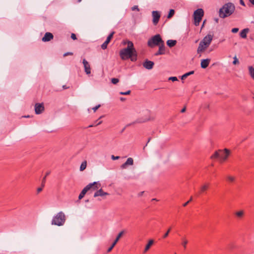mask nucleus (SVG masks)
I'll return each mask as SVG.
<instances>
[{"mask_svg":"<svg viewBox=\"0 0 254 254\" xmlns=\"http://www.w3.org/2000/svg\"><path fill=\"white\" fill-rule=\"evenodd\" d=\"M120 56L123 60L129 59L132 62H135L137 60V53L133 47V44L132 42L130 41L127 42V47L120 51Z\"/></svg>","mask_w":254,"mask_h":254,"instance_id":"f257e3e1","label":"nucleus"},{"mask_svg":"<svg viewBox=\"0 0 254 254\" xmlns=\"http://www.w3.org/2000/svg\"><path fill=\"white\" fill-rule=\"evenodd\" d=\"M235 9V5L232 3H227L219 9V16L222 18L228 17L234 12Z\"/></svg>","mask_w":254,"mask_h":254,"instance_id":"f03ea898","label":"nucleus"},{"mask_svg":"<svg viewBox=\"0 0 254 254\" xmlns=\"http://www.w3.org/2000/svg\"><path fill=\"white\" fill-rule=\"evenodd\" d=\"M230 150L228 149H224L223 150H219L215 152L211 156L212 159L219 158L221 162L225 161L228 158L230 154Z\"/></svg>","mask_w":254,"mask_h":254,"instance_id":"7ed1b4c3","label":"nucleus"},{"mask_svg":"<svg viewBox=\"0 0 254 254\" xmlns=\"http://www.w3.org/2000/svg\"><path fill=\"white\" fill-rule=\"evenodd\" d=\"M65 220L66 217L64 213L60 211L53 217L51 224L59 226H63L64 224Z\"/></svg>","mask_w":254,"mask_h":254,"instance_id":"20e7f679","label":"nucleus"},{"mask_svg":"<svg viewBox=\"0 0 254 254\" xmlns=\"http://www.w3.org/2000/svg\"><path fill=\"white\" fill-rule=\"evenodd\" d=\"M164 41L162 39L161 36L159 34H156L149 39L147 42V45L148 47L153 48L155 46H158Z\"/></svg>","mask_w":254,"mask_h":254,"instance_id":"39448f33","label":"nucleus"},{"mask_svg":"<svg viewBox=\"0 0 254 254\" xmlns=\"http://www.w3.org/2000/svg\"><path fill=\"white\" fill-rule=\"evenodd\" d=\"M203 10L201 8H198L194 12V24L195 26H198L199 25V22L201 20L202 17L203 16Z\"/></svg>","mask_w":254,"mask_h":254,"instance_id":"423d86ee","label":"nucleus"},{"mask_svg":"<svg viewBox=\"0 0 254 254\" xmlns=\"http://www.w3.org/2000/svg\"><path fill=\"white\" fill-rule=\"evenodd\" d=\"M152 16L153 17L152 22L154 25H156L161 16L160 13L158 11H153L152 12Z\"/></svg>","mask_w":254,"mask_h":254,"instance_id":"0eeeda50","label":"nucleus"},{"mask_svg":"<svg viewBox=\"0 0 254 254\" xmlns=\"http://www.w3.org/2000/svg\"><path fill=\"white\" fill-rule=\"evenodd\" d=\"M44 110V106L43 103H36L35 105V112L36 114H40Z\"/></svg>","mask_w":254,"mask_h":254,"instance_id":"6e6552de","label":"nucleus"},{"mask_svg":"<svg viewBox=\"0 0 254 254\" xmlns=\"http://www.w3.org/2000/svg\"><path fill=\"white\" fill-rule=\"evenodd\" d=\"M115 32L113 31L112 32H111L107 37L106 40L102 44L101 48L103 50H105L107 48L108 44L110 42L111 39L113 38V36Z\"/></svg>","mask_w":254,"mask_h":254,"instance_id":"1a4fd4ad","label":"nucleus"},{"mask_svg":"<svg viewBox=\"0 0 254 254\" xmlns=\"http://www.w3.org/2000/svg\"><path fill=\"white\" fill-rule=\"evenodd\" d=\"M213 37L211 35H207L205 36L203 39L200 41L202 43H203L204 45H206L208 47L211 44V42L212 40Z\"/></svg>","mask_w":254,"mask_h":254,"instance_id":"9d476101","label":"nucleus"},{"mask_svg":"<svg viewBox=\"0 0 254 254\" xmlns=\"http://www.w3.org/2000/svg\"><path fill=\"white\" fill-rule=\"evenodd\" d=\"M124 232L123 231L120 232L119 234L118 235L117 238H116L115 240L114 241V243L112 244L111 246L109 248V249L107 250V252L109 253L111 252L113 248L115 247V246L116 245L117 243L118 242L120 238L123 235Z\"/></svg>","mask_w":254,"mask_h":254,"instance_id":"9b49d317","label":"nucleus"},{"mask_svg":"<svg viewBox=\"0 0 254 254\" xmlns=\"http://www.w3.org/2000/svg\"><path fill=\"white\" fill-rule=\"evenodd\" d=\"M208 47L206 45H204L203 43L200 42L198 47L197 49V53L200 55L204 52V51Z\"/></svg>","mask_w":254,"mask_h":254,"instance_id":"f8f14e48","label":"nucleus"},{"mask_svg":"<svg viewBox=\"0 0 254 254\" xmlns=\"http://www.w3.org/2000/svg\"><path fill=\"white\" fill-rule=\"evenodd\" d=\"M93 185V184H88L82 190L78 196L79 199H81L84 197L87 191L91 189V187Z\"/></svg>","mask_w":254,"mask_h":254,"instance_id":"ddd939ff","label":"nucleus"},{"mask_svg":"<svg viewBox=\"0 0 254 254\" xmlns=\"http://www.w3.org/2000/svg\"><path fill=\"white\" fill-rule=\"evenodd\" d=\"M83 64L84 65L85 72L87 74H89L91 73V68L89 63L85 60H83Z\"/></svg>","mask_w":254,"mask_h":254,"instance_id":"4468645a","label":"nucleus"},{"mask_svg":"<svg viewBox=\"0 0 254 254\" xmlns=\"http://www.w3.org/2000/svg\"><path fill=\"white\" fill-rule=\"evenodd\" d=\"M158 46H159V50L157 52H156L154 54V55L156 56L161 55H164L165 53V47L164 45V43H163Z\"/></svg>","mask_w":254,"mask_h":254,"instance_id":"2eb2a0df","label":"nucleus"},{"mask_svg":"<svg viewBox=\"0 0 254 254\" xmlns=\"http://www.w3.org/2000/svg\"><path fill=\"white\" fill-rule=\"evenodd\" d=\"M133 164V160L132 158L129 157L127 159V160L125 163H124L121 166V168L122 169H125L127 168V166L132 165Z\"/></svg>","mask_w":254,"mask_h":254,"instance_id":"dca6fc26","label":"nucleus"},{"mask_svg":"<svg viewBox=\"0 0 254 254\" xmlns=\"http://www.w3.org/2000/svg\"><path fill=\"white\" fill-rule=\"evenodd\" d=\"M154 63L150 61L147 60H145L143 63V66L144 68L147 69H151L153 68Z\"/></svg>","mask_w":254,"mask_h":254,"instance_id":"f3484780","label":"nucleus"},{"mask_svg":"<svg viewBox=\"0 0 254 254\" xmlns=\"http://www.w3.org/2000/svg\"><path fill=\"white\" fill-rule=\"evenodd\" d=\"M53 35L51 33L47 32L45 33L44 36L42 38V41L44 42L50 41L53 38Z\"/></svg>","mask_w":254,"mask_h":254,"instance_id":"a211bd4d","label":"nucleus"},{"mask_svg":"<svg viewBox=\"0 0 254 254\" xmlns=\"http://www.w3.org/2000/svg\"><path fill=\"white\" fill-rule=\"evenodd\" d=\"M210 62V59H203L201 61L200 65L202 68H206Z\"/></svg>","mask_w":254,"mask_h":254,"instance_id":"6ab92c4d","label":"nucleus"},{"mask_svg":"<svg viewBox=\"0 0 254 254\" xmlns=\"http://www.w3.org/2000/svg\"><path fill=\"white\" fill-rule=\"evenodd\" d=\"M107 195H109V193L103 191V190L101 189L94 193V197H96L99 196H103Z\"/></svg>","mask_w":254,"mask_h":254,"instance_id":"aec40b11","label":"nucleus"},{"mask_svg":"<svg viewBox=\"0 0 254 254\" xmlns=\"http://www.w3.org/2000/svg\"><path fill=\"white\" fill-rule=\"evenodd\" d=\"M249 28H245V29H244L243 30H242L240 33V35L241 37L242 38H246L247 34L249 32Z\"/></svg>","mask_w":254,"mask_h":254,"instance_id":"412c9836","label":"nucleus"},{"mask_svg":"<svg viewBox=\"0 0 254 254\" xmlns=\"http://www.w3.org/2000/svg\"><path fill=\"white\" fill-rule=\"evenodd\" d=\"M89 184H93L91 187V189H92L93 190H98L101 186L99 182H94L92 183H90Z\"/></svg>","mask_w":254,"mask_h":254,"instance_id":"4be33fe9","label":"nucleus"},{"mask_svg":"<svg viewBox=\"0 0 254 254\" xmlns=\"http://www.w3.org/2000/svg\"><path fill=\"white\" fill-rule=\"evenodd\" d=\"M176 43H177V41L176 40H168L167 41V45L169 47H173L175 46L176 45Z\"/></svg>","mask_w":254,"mask_h":254,"instance_id":"5701e85b","label":"nucleus"},{"mask_svg":"<svg viewBox=\"0 0 254 254\" xmlns=\"http://www.w3.org/2000/svg\"><path fill=\"white\" fill-rule=\"evenodd\" d=\"M153 240H150L149 241L148 244L145 246V248L144 250V253H146L150 248L151 246L153 244Z\"/></svg>","mask_w":254,"mask_h":254,"instance_id":"b1692460","label":"nucleus"},{"mask_svg":"<svg viewBox=\"0 0 254 254\" xmlns=\"http://www.w3.org/2000/svg\"><path fill=\"white\" fill-rule=\"evenodd\" d=\"M209 188V184H206L202 185L200 188V193H203L206 191Z\"/></svg>","mask_w":254,"mask_h":254,"instance_id":"393cba45","label":"nucleus"},{"mask_svg":"<svg viewBox=\"0 0 254 254\" xmlns=\"http://www.w3.org/2000/svg\"><path fill=\"white\" fill-rule=\"evenodd\" d=\"M194 71L193 70H192L189 72L186 73L181 76V79L182 80H184L185 78H186L188 76L193 74L194 73Z\"/></svg>","mask_w":254,"mask_h":254,"instance_id":"a878e982","label":"nucleus"},{"mask_svg":"<svg viewBox=\"0 0 254 254\" xmlns=\"http://www.w3.org/2000/svg\"><path fill=\"white\" fill-rule=\"evenodd\" d=\"M87 166V162L86 161L82 162L80 167V171H82L84 170Z\"/></svg>","mask_w":254,"mask_h":254,"instance_id":"bb28decb","label":"nucleus"},{"mask_svg":"<svg viewBox=\"0 0 254 254\" xmlns=\"http://www.w3.org/2000/svg\"><path fill=\"white\" fill-rule=\"evenodd\" d=\"M227 180L230 183H233L235 182L236 180V178L234 176H227Z\"/></svg>","mask_w":254,"mask_h":254,"instance_id":"cd10ccee","label":"nucleus"},{"mask_svg":"<svg viewBox=\"0 0 254 254\" xmlns=\"http://www.w3.org/2000/svg\"><path fill=\"white\" fill-rule=\"evenodd\" d=\"M249 71L251 77L254 79V67L253 66H249Z\"/></svg>","mask_w":254,"mask_h":254,"instance_id":"c85d7f7f","label":"nucleus"},{"mask_svg":"<svg viewBox=\"0 0 254 254\" xmlns=\"http://www.w3.org/2000/svg\"><path fill=\"white\" fill-rule=\"evenodd\" d=\"M244 213V212L243 210H240L236 212V215L238 217L241 218L243 216Z\"/></svg>","mask_w":254,"mask_h":254,"instance_id":"c756f323","label":"nucleus"},{"mask_svg":"<svg viewBox=\"0 0 254 254\" xmlns=\"http://www.w3.org/2000/svg\"><path fill=\"white\" fill-rule=\"evenodd\" d=\"M50 174V172L49 171V172H47L46 173V175L45 176V177L43 178V180H42V187H44V185H45V182H46V177Z\"/></svg>","mask_w":254,"mask_h":254,"instance_id":"7c9ffc66","label":"nucleus"},{"mask_svg":"<svg viewBox=\"0 0 254 254\" xmlns=\"http://www.w3.org/2000/svg\"><path fill=\"white\" fill-rule=\"evenodd\" d=\"M175 13V10L174 9H170V11H169V14L168 15V18H171L174 14Z\"/></svg>","mask_w":254,"mask_h":254,"instance_id":"2f4dec72","label":"nucleus"},{"mask_svg":"<svg viewBox=\"0 0 254 254\" xmlns=\"http://www.w3.org/2000/svg\"><path fill=\"white\" fill-rule=\"evenodd\" d=\"M119 79L116 78H113L111 79V82L114 84H116L117 83H118L119 82Z\"/></svg>","mask_w":254,"mask_h":254,"instance_id":"473e14b6","label":"nucleus"},{"mask_svg":"<svg viewBox=\"0 0 254 254\" xmlns=\"http://www.w3.org/2000/svg\"><path fill=\"white\" fill-rule=\"evenodd\" d=\"M103 117V116H101V117L99 118V119L98 120H96V121L95 122V123L94 124V126H96L99 125H100V124H102V121H100L98 122V120H99V119H100L101 118H102Z\"/></svg>","mask_w":254,"mask_h":254,"instance_id":"72a5a7b5","label":"nucleus"},{"mask_svg":"<svg viewBox=\"0 0 254 254\" xmlns=\"http://www.w3.org/2000/svg\"><path fill=\"white\" fill-rule=\"evenodd\" d=\"M233 59H234V61L233 62V64H239V60L237 59L236 56H235Z\"/></svg>","mask_w":254,"mask_h":254,"instance_id":"f704fd0d","label":"nucleus"},{"mask_svg":"<svg viewBox=\"0 0 254 254\" xmlns=\"http://www.w3.org/2000/svg\"><path fill=\"white\" fill-rule=\"evenodd\" d=\"M171 231V228H169L168 231L166 232V233L163 235V238L164 239L167 238L168 236V235Z\"/></svg>","mask_w":254,"mask_h":254,"instance_id":"c9c22d12","label":"nucleus"},{"mask_svg":"<svg viewBox=\"0 0 254 254\" xmlns=\"http://www.w3.org/2000/svg\"><path fill=\"white\" fill-rule=\"evenodd\" d=\"M130 93V90H128L126 92H120V94L124 95H129Z\"/></svg>","mask_w":254,"mask_h":254,"instance_id":"e433bc0d","label":"nucleus"},{"mask_svg":"<svg viewBox=\"0 0 254 254\" xmlns=\"http://www.w3.org/2000/svg\"><path fill=\"white\" fill-rule=\"evenodd\" d=\"M132 10H137V11H139V9L137 5H134L131 7Z\"/></svg>","mask_w":254,"mask_h":254,"instance_id":"4c0bfd02","label":"nucleus"},{"mask_svg":"<svg viewBox=\"0 0 254 254\" xmlns=\"http://www.w3.org/2000/svg\"><path fill=\"white\" fill-rule=\"evenodd\" d=\"M188 243V241L187 240H184L183 243H182V245L183 246L184 248L185 249L186 248V245Z\"/></svg>","mask_w":254,"mask_h":254,"instance_id":"58836bf2","label":"nucleus"},{"mask_svg":"<svg viewBox=\"0 0 254 254\" xmlns=\"http://www.w3.org/2000/svg\"><path fill=\"white\" fill-rule=\"evenodd\" d=\"M169 80H172V81H177L178 80V78H177V77L172 76V77H170L169 78Z\"/></svg>","mask_w":254,"mask_h":254,"instance_id":"ea45409f","label":"nucleus"},{"mask_svg":"<svg viewBox=\"0 0 254 254\" xmlns=\"http://www.w3.org/2000/svg\"><path fill=\"white\" fill-rule=\"evenodd\" d=\"M101 105L100 104L96 106L95 107H93L92 108V110L94 111V112H95L100 107Z\"/></svg>","mask_w":254,"mask_h":254,"instance_id":"a19ab883","label":"nucleus"},{"mask_svg":"<svg viewBox=\"0 0 254 254\" xmlns=\"http://www.w3.org/2000/svg\"><path fill=\"white\" fill-rule=\"evenodd\" d=\"M238 31H239V28H234L231 30L232 32L234 33H237V32H238Z\"/></svg>","mask_w":254,"mask_h":254,"instance_id":"79ce46f5","label":"nucleus"},{"mask_svg":"<svg viewBox=\"0 0 254 254\" xmlns=\"http://www.w3.org/2000/svg\"><path fill=\"white\" fill-rule=\"evenodd\" d=\"M71 38L74 40L76 39V35L74 33H72L71 35Z\"/></svg>","mask_w":254,"mask_h":254,"instance_id":"37998d69","label":"nucleus"},{"mask_svg":"<svg viewBox=\"0 0 254 254\" xmlns=\"http://www.w3.org/2000/svg\"><path fill=\"white\" fill-rule=\"evenodd\" d=\"M72 55H73V53L71 52H67L64 54V57H66L67 56Z\"/></svg>","mask_w":254,"mask_h":254,"instance_id":"c03bdc74","label":"nucleus"},{"mask_svg":"<svg viewBox=\"0 0 254 254\" xmlns=\"http://www.w3.org/2000/svg\"><path fill=\"white\" fill-rule=\"evenodd\" d=\"M111 158L113 160H117V159H119L120 157L119 156H115L114 155H112Z\"/></svg>","mask_w":254,"mask_h":254,"instance_id":"a18cd8bd","label":"nucleus"},{"mask_svg":"<svg viewBox=\"0 0 254 254\" xmlns=\"http://www.w3.org/2000/svg\"><path fill=\"white\" fill-rule=\"evenodd\" d=\"M43 187H44L42 186L41 187L38 188L37 190V193H39L40 192H41L42 190Z\"/></svg>","mask_w":254,"mask_h":254,"instance_id":"49530a36","label":"nucleus"},{"mask_svg":"<svg viewBox=\"0 0 254 254\" xmlns=\"http://www.w3.org/2000/svg\"><path fill=\"white\" fill-rule=\"evenodd\" d=\"M240 2L243 6H245V3L243 0H240Z\"/></svg>","mask_w":254,"mask_h":254,"instance_id":"de8ad7c7","label":"nucleus"},{"mask_svg":"<svg viewBox=\"0 0 254 254\" xmlns=\"http://www.w3.org/2000/svg\"><path fill=\"white\" fill-rule=\"evenodd\" d=\"M186 107H184V108H183L181 110V113H184V112L186 111Z\"/></svg>","mask_w":254,"mask_h":254,"instance_id":"09e8293b","label":"nucleus"},{"mask_svg":"<svg viewBox=\"0 0 254 254\" xmlns=\"http://www.w3.org/2000/svg\"><path fill=\"white\" fill-rule=\"evenodd\" d=\"M190 202V201H188L187 202H186V203H185L184 204H183V206L185 207L186 206L188 203Z\"/></svg>","mask_w":254,"mask_h":254,"instance_id":"8fccbe9b","label":"nucleus"},{"mask_svg":"<svg viewBox=\"0 0 254 254\" xmlns=\"http://www.w3.org/2000/svg\"><path fill=\"white\" fill-rule=\"evenodd\" d=\"M63 88L64 89H66L68 88L69 87L66 86V85H63Z\"/></svg>","mask_w":254,"mask_h":254,"instance_id":"3c124183","label":"nucleus"},{"mask_svg":"<svg viewBox=\"0 0 254 254\" xmlns=\"http://www.w3.org/2000/svg\"><path fill=\"white\" fill-rule=\"evenodd\" d=\"M249 0L253 5H254V0Z\"/></svg>","mask_w":254,"mask_h":254,"instance_id":"603ef678","label":"nucleus"},{"mask_svg":"<svg viewBox=\"0 0 254 254\" xmlns=\"http://www.w3.org/2000/svg\"><path fill=\"white\" fill-rule=\"evenodd\" d=\"M143 192H144V191H141V192H139V193H138V196H141V195L143 194Z\"/></svg>","mask_w":254,"mask_h":254,"instance_id":"864d4df0","label":"nucleus"},{"mask_svg":"<svg viewBox=\"0 0 254 254\" xmlns=\"http://www.w3.org/2000/svg\"><path fill=\"white\" fill-rule=\"evenodd\" d=\"M94 126H94V124H93V125H89V126L88 127H94Z\"/></svg>","mask_w":254,"mask_h":254,"instance_id":"5fc2aeb1","label":"nucleus"},{"mask_svg":"<svg viewBox=\"0 0 254 254\" xmlns=\"http://www.w3.org/2000/svg\"><path fill=\"white\" fill-rule=\"evenodd\" d=\"M120 100L122 101H124L125 100V98H123V97H121L120 98Z\"/></svg>","mask_w":254,"mask_h":254,"instance_id":"6e6d98bb","label":"nucleus"},{"mask_svg":"<svg viewBox=\"0 0 254 254\" xmlns=\"http://www.w3.org/2000/svg\"><path fill=\"white\" fill-rule=\"evenodd\" d=\"M150 139H151V138H149L148 139V141H147V143H148L150 141ZM147 144H146L145 146H147Z\"/></svg>","mask_w":254,"mask_h":254,"instance_id":"4d7b16f0","label":"nucleus"},{"mask_svg":"<svg viewBox=\"0 0 254 254\" xmlns=\"http://www.w3.org/2000/svg\"><path fill=\"white\" fill-rule=\"evenodd\" d=\"M192 200V197H190V200L189 201H191Z\"/></svg>","mask_w":254,"mask_h":254,"instance_id":"13d9d810","label":"nucleus"},{"mask_svg":"<svg viewBox=\"0 0 254 254\" xmlns=\"http://www.w3.org/2000/svg\"><path fill=\"white\" fill-rule=\"evenodd\" d=\"M82 0H78V2H79L81 1Z\"/></svg>","mask_w":254,"mask_h":254,"instance_id":"bf43d9fd","label":"nucleus"},{"mask_svg":"<svg viewBox=\"0 0 254 254\" xmlns=\"http://www.w3.org/2000/svg\"><path fill=\"white\" fill-rule=\"evenodd\" d=\"M155 200H156V199H155V198L152 199V200L155 201Z\"/></svg>","mask_w":254,"mask_h":254,"instance_id":"052dcab7","label":"nucleus"}]
</instances>
